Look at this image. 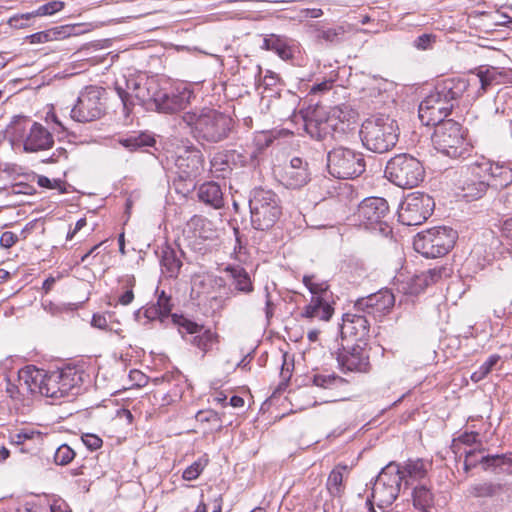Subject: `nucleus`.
<instances>
[{
    "instance_id": "1",
    "label": "nucleus",
    "mask_w": 512,
    "mask_h": 512,
    "mask_svg": "<svg viewBox=\"0 0 512 512\" xmlns=\"http://www.w3.org/2000/svg\"><path fill=\"white\" fill-rule=\"evenodd\" d=\"M115 90L123 103L126 114H129L138 101L142 105L153 104L159 113L176 114L191 105L195 98L192 87L184 82H174L165 87H160L154 81H147L144 85L133 82L126 83L123 88L116 82Z\"/></svg>"
},
{
    "instance_id": "2",
    "label": "nucleus",
    "mask_w": 512,
    "mask_h": 512,
    "mask_svg": "<svg viewBox=\"0 0 512 512\" xmlns=\"http://www.w3.org/2000/svg\"><path fill=\"white\" fill-rule=\"evenodd\" d=\"M182 120L191 127L196 138L211 143L226 139L234 127L230 116L212 108L185 112Z\"/></svg>"
},
{
    "instance_id": "3",
    "label": "nucleus",
    "mask_w": 512,
    "mask_h": 512,
    "mask_svg": "<svg viewBox=\"0 0 512 512\" xmlns=\"http://www.w3.org/2000/svg\"><path fill=\"white\" fill-rule=\"evenodd\" d=\"M352 110L347 107L334 106L326 109L316 106L305 117V130L311 137L324 139L335 133H344L350 125Z\"/></svg>"
},
{
    "instance_id": "4",
    "label": "nucleus",
    "mask_w": 512,
    "mask_h": 512,
    "mask_svg": "<svg viewBox=\"0 0 512 512\" xmlns=\"http://www.w3.org/2000/svg\"><path fill=\"white\" fill-rule=\"evenodd\" d=\"M432 142L436 150L453 159H466L474 150L467 129L452 119L435 127Z\"/></svg>"
},
{
    "instance_id": "5",
    "label": "nucleus",
    "mask_w": 512,
    "mask_h": 512,
    "mask_svg": "<svg viewBox=\"0 0 512 512\" xmlns=\"http://www.w3.org/2000/svg\"><path fill=\"white\" fill-rule=\"evenodd\" d=\"M399 128L396 120L379 114L366 119L360 129L363 145L375 153H385L397 143Z\"/></svg>"
},
{
    "instance_id": "6",
    "label": "nucleus",
    "mask_w": 512,
    "mask_h": 512,
    "mask_svg": "<svg viewBox=\"0 0 512 512\" xmlns=\"http://www.w3.org/2000/svg\"><path fill=\"white\" fill-rule=\"evenodd\" d=\"M389 214V205L384 198L370 197L359 204L355 216L360 227L388 237L392 234L388 223Z\"/></svg>"
},
{
    "instance_id": "7",
    "label": "nucleus",
    "mask_w": 512,
    "mask_h": 512,
    "mask_svg": "<svg viewBox=\"0 0 512 512\" xmlns=\"http://www.w3.org/2000/svg\"><path fill=\"white\" fill-rule=\"evenodd\" d=\"M457 233L439 226L419 232L413 241L414 249L426 258L445 256L455 245Z\"/></svg>"
},
{
    "instance_id": "8",
    "label": "nucleus",
    "mask_w": 512,
    "mask_h": 512,
    "mask_svg": "<svg viewBox=\"0 0 512 512\" xmlns=\"http://www.w3.org/2000/svg\"><path fill=\"white\" fill-rule=\"evenodd\" d=\"M385 176L398 187L411 189L423 181L425 171L421 162L415 157L398 154L387 162Z\"/></svg>"
},
{
    "instance_id": "9",
    "label": "nucleus",
    "mask_w": 512,
    "mask_h": 512,
    "mask_svg": "<svg viewBox=\"0 0 512 512\" xmlns=\"http://www.w3.org/2000/svg\"><path fill=\"white\" fill-rule=\"evenodd\" d=\"M252 226L261 231L272 228L282 210L277 195L269 190L257 189L249 202Z\"/></svg>"
},
{
    "instance_id": "10",
    "label": "nucleus",
    "mask_w": 512,
    "mask_h": 512,
    "mask_svg": "<svg viewBox=\"0 0 512 512\" xmlns=\"http://www.w3.org/2000/svg\"><path fill=\"white\" fill-rule=\"evenodd\" d=\"M106 113V90L99 86H86L71 109V118L80 123L100 119Z\"/></svg>"
},
{
    "instance_id": "11",
    "label": "nucleus",
    "mask_w": 512,
    "mask_h": 512,
    "mask_svg": "<svg viewBox=\"0 0 512 512\" xmlns=\"http://www.w3.org/2000/svg\"><path fill=\"white\" fill-rule=\"evenodd\" d=\"M363 154L346 147L332 149L327 155L329 173L339 179H352L365 171Z\"/></svg>"
},
{
    "instance_id": "12",
    "label": "nucleus",
    "mask_w": 512,
    "mask_h": 512,
    "mask_svg": "<svg viewBox=\"0 0 512 512\" xmlns=\"http://www.w3.org/2000/svg\"><path fill=\"white\" fill-rule=\"evenodd\" d=\"M84 371L76 366H65L48 372L45 397L61 399L78 393L84 379Z\"/></svg>"
},
{
    "instance_id": "13",
    "label": "nucleus",
    "mask_w": 512,
    "mask_h": 512,
    "mask_svg": "<svg viewBox=\"0 0 512 512\" xmlns=\"http://www.w3.org/2000/svg\"><path fill=\"white\" fill-rule=\"evenodd\" d=\"M402 480L400 465L389 463L377 476L370 498L379 508L390 506L399 495Z\"/></svg>"
},
{
    "instance_id": "14",
    "label": "nucleus",
    "mask_w": 512,
    "mask_h": 512,
    "mask_svg": "<svg viewBox=\"0 0 512 512\" xmlns=\"http://www.w3.org/2000/svg\"><path fill=\"white\" fill-rule=\"evenodd\" d=\"M433 199L424 193L413 192L408 194L398 211L399 221L407 226L422 224L432 213Z\"/></svg>"
},
{
    "instance_id": "15",
    "label": "nucleus",
    "mask_w": 512,
    "mask_h": 512,
    "mask_svg": "<svg viewBox=\"0 0 512 512\" xmlns=\"http://www.w3.org/2000/svg\"><path fill=\"white\" fill-rule=\"evenodd\" d=\"M453 106V103H449L435 91H431L419 105L420 121L426 126L436 127L446 121L445 118L451 113Z\"/></svg>"
},
{
    "instance_id": "16",
    "label": "nucleus",
    "mask_w": 512,
    "mask_h": 512,
    "mask_svg": "<svg viewBox=\"0 0 512 512\" xmlns=\"http://www.w3.org/2000/svg\"><path fill=\"white\" fill-rule=\"evenodd\" d=\"M394 304V294L390 290L384 289L358 299L354 305V309L374 319H381L392 310Z\"/></svg>"
},
{
    "instance_id": "17",
    "label": "nucleus",
    "mask_w": 512,
    "mask_h": 512,
    "mask_svg": "<svg viewBox=\"0 0 512 512\" xmlns=\"http://www.w3.org/2000/svg\"><path fill=\"white\" fill-rule=\"evenodd\" d=\"M279 181L287 188L300 189L311 180V171L306 160L294 157L289 164L276 171Z\"/></svg>"
},
{
    "instance_id": "18",
    "label": "nucleus",
    "mask_w": 512,
    "mask_h": 512,
    "mask_svg": "<svg viewBox=\"0 0 512 512\" xmlns=\"http://www.w3.org/2000/svg\"><path fill=\"white\" fill-rule=\"evenodd\" d=\"M342 370L357 373H368L371 370L369 352L360 344L344 347L337 356Z\"/></svg>"
},
{
    "instance_id": "19",
    "label": "nucleus",
    "mask_w": 512,
    "mask_h": 512,
    "mask_svg": "<svg viewBox=\"0 0 512 512\" xmlns=\"http://www.w3.org/2000/svg\"><path fill=\"white\" fill-rule=\"evenodd\" d=\"M474 173L487 179L495 188L507 187L512 182V169L507 165L492 163L483 158L474 163Z\"/></svg>"
},
{
    "instance_id": "20",
    "label": "nucleus",
    "mask_w": 512,
    "mask_h": 512,
    "mask_svg": "<svg viewBox=\"0 0 512 512\" xmlns=\"http://www.w3.org/2000/svg\"><path fill=\"white\" fill-rule=\"evenodd\" d=\"M362 312L345 313L341 324V335L357 342L364 341L370 331V322Z\"/></svg>"
},
{
    "instance_id": "21",
    "label": "nucleus",
    "mask_w": 512,
    "mask_h": 512,
    "mask_svg": "<svg viewBox=\"0 0 512 512\" xmlns=\"http://www.w3.org/2000/svg\"><path fill=\"white\" fill-rule=\"evenodd\" d=\"M440 97L453 103L454 100L466 96L470 101L469 93L473 92L469 78L453 77L439 81L434 90Z\"/></svg>"
},
{
    "instance_id": "22",
    "label": "nucleus",
    "mask_w": 512,
    "mask_h": 512,
    "mask_svg": "<svg viewBox=\"0 0 512 512\" xmlns=\"http://www.w3.org/2000/svg\"><path fill=\"white\" fill-rule=\"evenodd\" d=\"M474 163L469 165L465 172H462L459 179V186L463 192V197L468 200H474L482 197L490 183L487 179L474 173Z\"/></svg>"
},
{
    "instance_id": "23",
    "label": "nucleus",
    "mask_w": 512,
    "mask_h": 512,
    "mask_svg": "<svg viewBox=\"0 0 512 512\" xmlns=\"http://www.w3.org/2000/svg\"><path fill=\"white\" fill-rule=\"evenodd\" d=\"M47 375L48 372L44 369L37 368L34 365H27L19 370L18 380L20 386L31 394L44 396Z\"/></svg>"
},
{
    "instance_id": "24",
    "label": "nucleus",
    "mask_w": 512,
    "mask_h": 512,
    "mask_svg": "<svg viewBox=\"0 0 512 512\" xmlns=\"http://www.w3.org/2000/svg\"><path fill=\"white\" fill-rule=\"evenodd\" d=\"M313 385L332 392L330 401L344 400L347 398L349 382L333 373H317L312 377Z\"/></svg>"
},
{
    "instance_id": "25",
    "label": "nucleus",
    "mask_w": 512,
    "mask_h": 512,
    "mask_svg": "<svg viewBox=\"0 0 512 512\" xmlns=\"http://www.w3.org/2000/svg\"><path fill=\"white\" fill-rule=\"evenodd\" d=\"M334 311L329 297L312 296L310 302L301 309L299 317L309 321L319 320L328 322L332 318Z\"/></svg>"
},
{
    "instance_id": "26",
    "label": "nucleus",
    "mask_w": 512,
    "mask_h": 512,
    "mask_svg": "<svg viewBox=\"0 0 512 512\" xmlns=\"http://www.w3.org/2000/svg\"><path fill=\"white\" fill-rule=\"evenodd\" d=\"M175 164L182 177H196L203 170L204 157L200 150L188 148L177 157Z\"/></svg>"
},
{
    "instance_id": "27",
    "label": "nucleus",
    "mask_w": 512,
    "mask_h": 512,
    "mask_svg": "<svg viewBox=\"0 0 512 512\" xmlns=\"http://www.w3.org/2000/svg\"><path fill=\"white\" fill-rule=\"evenodd\" d=\"M54 144L52 134L40 123L33 122L24 139V150L37 152L50 149Z\"/></svg>"
},
{
    "instance_id": "28",
    "label": "nucleus",
    "mask_w": 512,
    "mask_h": 512,
    "mask_svg": "<svg viewBox=\"0 0 512 512\" xmlns=\"http://www.w3.org/2000/svg\"><path fill=\"white\" fill-rule=\"evenodd\" d=\"M500 77H502V73L495 67H479L476 77L469 78L473 89V92L469 93L470 99H477L482 96L492 84L498 83Z\"/></svg>"
},
{
    "instance_id": "29",
    "label": "nucleus",
    "mask_w": 512,
    "mask_h": 512,
    "mask_svg": "<svg viewBox=\"0 0 512 512\" xmlns=\"http://www.w3.org/2000/svg\"><path fill=\"white\" fill-rule=\"evenodd\" d=\"M80 28V24L63 25L34 33L27 38L31 44L58 41L81 34L83 31Z\"/></svg>"
},
{
    "instance_id": "30",
    "label": "nucleus",
    "mask_w": 512,
    "mask_h": 512,
    "mask_svg": "<svg viewBox=\"0 0 512 512\" xmlns=\"http://www.w3.org/2000/svg\"><path fill=\"white\" fill-rule=\"evenodd\" d=\"M352 470V466L339 463L331 470L326 481V488L332 497L340 498L346 489V480Z\"/></svg>"
},
{
    "instance_id": "31",
    "label": "nucleus",
    "mask_w": 512,
    "mask_h": 512,
    "mask_svg": "<svg viewBox=\"0 0 512 512\" xmlns=\"http://www.w3.org/2000/svg\"><path fill=\"white\" fill-rule=\"evenodd\" d=\"M224 271L228 274L238 292L249 294L254 290L253 281L245 268L239 265H228Z\"/></svg>"
},
{
    "instance_id": "32",
    "label": "nucleus",
    "mask_w": 512,
    "mask_h": 512,
    "mask_svg": "<svg viewBox=\"0 0 512 512\" xmlns=\"http://www.w3.org/2000/svg\"><path fill=\"white\" fill-rule=\"evenodd\" d=\"M198 198L201 202L219 209L224 205L221 187L216 182L203 183L198 190Z\"/></svg>"
},
{
    "instance_id": "33",
    "label": "nucleus",
    "mask_w": 512,
    "mask_h": 512,
    "mask_svg": "<svg viewBox=\"0 0 512 512\" xmlns=\"http://www.w3.org/2000/svg\"><path fill=\"white\" fill-rule=\"evenodd\" d=\"M432 469V461L425 459H409L403 466L402 477L405 476L412 480H423Z\"/></svg>"
},
{
    "instance_id": "34",
    "label": "nucleus",
    "mask_w": 512,
    "mask_h": 512,
    "mask_svg": "<svg viewBox=\"0 0 512 512\" xmlns=\"http://www.w3.org/2000/svg\"><path fill=\"white\" fill-rule=\"evenodd\" d=\"M219 334L210 329L203 327L191 340V344L199 349L203 354L212 351L213 347L219 343Z\"/></svg>"
},
{
    "instance_id": "35",
    "label": "nucleus",
    "mask_w": 512,
    "mask_h": 512,
    "mask_svg": "<svg viewBox=\"0 0 512 512\" xmlns=\"http://www.w3.org/2000/svg\"><path fill=\"white\" fill-rule=\"evenodd\" d=\"M211 495L205 499L204 495L201 494L200 501L194 510V512H222L223 508V494L220 492H214V488L210 486L207 489Z\"/></svg>"
},
{
    "instance_id": "36",
    "label": "nucleus",
    "mask_w": 512,
    "mask_h": 512,
    "mask_svg": "<svg viewBox=\"0 0 512 512\" xmlns=\"http://www.w3.org/2000/svg\"><path fill=\"white\" fill-rule=\"evenodd\" d=\"M413 505L421 512H429L434 506V494L425 485L416 486L412 493Z\"/></svg>"
},
{
    "instance_id": "37",
    "label": "nucleus",
    "mask_w": 512,
    "mask_h": 512,
    "mask_svg": "<svg viewBox=\"0 0 512 512\" xmlns=\"http://www.w3.org/2000/svg\"><path fill=\"white\" fill-rule=\"evenodd\" d=\"M263 48L275 52L283 60L293 58L291 47L280 36L272 34L266 37L263 41Z\"/></svg>"
},
{
    "instance_id": "38",
    "label": "nucleus",
    "mask_w": 512,
    "mask_h": 512,
    "mask_svg": "<svg viewBox=\"0 0 512 512\" xmlns=\"http://www.w3.org/2000/svg\"><path fill=\"white\" fill-rule=\"evenodd\" d=\"M483 445L481 439L479 438L478 432H464L459 435L456 439L453 440L452 449L454 453L462 452L464 453V449H473L474 447H480Z\"/></svg>"
},
{
    "instance_id": "39",
    "label": "nucleus",
    "mask_w": 512,
    "mask_h": 512,
    "mask_svg": "<svg viewBox=\"0 0 512 512\" xmlns=\"http://www.w3.org/2000/svg\"><path fill=\"white\" fill-rule=\"evenodd\" d=\"M302 282L312 296L329 297V285L326 281H318L314 275H304Z\"/></svg>"
},
{
    "instance_id": "40",
    "label": "nucleus",
    "mask_w": 512,
    "mask_h": 512,
    "mask_svg": "<svg viewBox=\"0 0 512 512\" xmlns=\"http://www.w3.org/2000/svg\"><path fill=\"white\" fill-rule=\"evenodd\" d=\"M122 289L124 292L119 296L118 303L123 306L131 304L134 300V287L136 279L133 275H126L121 280Z\"/></svg>"
},
{
    "instance_id": "41",
    "label": "nucleus",
    "mask_w": 512,
    "mask_h": 512,
    "mask_svg": "<svg viewBox=\"0 0 512 512\" xmlns=\"http://www.w3.org/2000/svg\"><path fill=\"white\" fill-rule=\"evenodd\" d=\"M485 447L481 445L480 447H474L473 449H464V470L468 472L469 470L475 468L478 464H481L485 455Z\"/></svg>"
},
{
    "instance_id": "42",
    "label": "nucleus",
    "mask_w": 512,
    "mask_h": 512,
    "mask_svg": "<svg viewBox=\"0 0 512 512\" xmlns=\"http://www.w3.org/2000/svg\"><path fill=\"white\" fill-rule=\"evenodd\" d=\"M424 278L426 279L427 286H431L439 283L445 278L450 277L451 269L447 266H435L431 269L422 272Z\"/></svg>"
},
{
    "instance_id": "43",
    "label": "nucleus",
    "mask_w": 512,
    "mask_h": 512,
    "mask_svg": "<svg viewBox=\"0 0 512 512\" xmlns=\"http://www.w3.org/2000/svg\"><path fill=\"white\" fill-rule=\"evenodd\" d=\"M161 264L169 277H176L182 266L181 261L173 251H165L163 253Z\"/></svg>"
},
{
    "instance_id": "44",
    "label": "nucleus",
    "mask_w": 512,
    "mask_h": 512,
    "mask_svg": "<svg viewBox=\"0 0 512 512\" xmlns=\"http://www.w3.org/2000/svg\"><path fill=\"white\" fill-rule=\"evenodd\" d=\"M208 462L209 460L206 457L197 459L190 466L184 469L182 472V479L185 481H194L198 479L208 465Z\"/></svg>"
},
{
    "instance_id": "45",
    "label": "nucleus",
    "mask_w": 512,
    "mask_h": 512,
    "mask_svg": "<svg viewBox=\"0 0 512 512\" xmlns=\"http://www.w3.org/2000/svg\"><path fill=\"white\" fill-rule=\"evenodd\" d=\"M195 419L197 423L204 426L208 425V428L220 427L221 425V417L219 414L212 409L200 410L196 413Z\"/></svg>"
},
{
    "instance_id": "46",
    "label": "nucleus",
    "mask_w": 512,
    "mask_h": 512,
    "mask_svg": "<svg viewBox=\"0 0 512 512\" xmlns=\"http://www.w3.org/2000/svg\"><path fill=\"white\" fill-rule=\"evenodd\" d=\"M173 304L171 302V297L168 296L165 291H161L158 294V299L153 307V310L155 311V314L163 320L164 318H167L172 311ZM152 310V308L150 309Z\"/></svg>"
},
{
    "instance_id": "47",
    "label": "nucleus",
    "mask_w": 512,
    "mask_h": 512,
    "mask_svg": "<svg viewBox=\"0 0 512 512\" xmlns=\"http://www.w3.org/2000/svg\"><path fill=\"white\" fill-rule=\"evenodd\" d=\"M171 318L172 322L179 327L180 331L184 330L187 334L197 335V333L204 327L203 325L186 318L184 315L175 313L171 314Z\"/></svg>"
},
{
    "instance_id": "48",
    "label": "nucleus",
    "mask_w": 512,
    "mask_h": 512,
    "mask_svg": "<svg viewBox=\"0 0 512 512\" xmlns=\"http://www.w3.org/2000/svg\"><path fill=\"white\" fill-rule=\"evenodd\" d=\"M64 6L65 3L62 1H51L39 6L34 12L26 14L25 17L26 19H29L31 16L53 15L61 11L64 8Z\"/></svg>"
},
{
    "instance_id": "49",
    "label": "nucleus",
    "mask_w": 512,
    "mask_h": 512,
    "mask_svg": "<svg viewBox=\"0 0 512 512\" xmlns=\"http://www.w3.org/2000/svg\"><path fill=\"white\" fill-rule=\"evenodd\" d=\"M112 317L113 315L110 313H96L92 317L91 325L103 331H112L113 326L118 324V321L112 320Z\"/></svg>"
},
{
    "instance_id": "50",
    "label": "nucleus",
    "mask_w": 512,
    "mask_h": 512,
    "mask_svg": "<svg viewBox=\"0 0 512 512\" xmlns=\"http://www.w3.org/2000/svg\"><path fill=\"white\" fill-rule=\"evenodd\" d=\"M120 143L130 150H135L139 147L151 146L154 143V139L148 135L140 134L122 139Z\"/></svg>"
},
{
    "instance_id": "51",
    "label": "nucleus",
    "mask_w": 512,
    "mask_h": 512,
    "mask_svg": "<svg viewBox=\"0 0 512 512\" xmlns=\"http://www.w3.org/2000/svg\"><path fill=\"white\" fill-rule=\"evenodd\" d=\"M499 489V486L491 482L478 483L470 487L469 492L474 497H492Z\"/></svg>"
},
{
    "instance_id": "52",
    "label": "nucleus",
    "mask_w": 512,
    "mask_h": 512,
    "mask_svg": "<svg viewBox=\"0 0 512 512\" xmlns=\"http://www.w3.org/2000/svg\"><path fill=\"white\" fill-rule=\"evenodd\" d=\"M499 360L500 356L498 354L489 356L488 359L479 367V369L471 375V379L474 382H478L485 378L492 371L493 367L498 363Z\"/></svg>"
},
{
    "instance_id": "53",
    "label": "nucleus",
    "mask_w": 512,
    "mask_h": 512,
    "mask_svg": "<svg viewBox=\"0 0 512 512\" xmlns=\"http://www.w3.org/2000/svg\"><path fill=\"white\" fill-rule=\"evenodd\" d=\"M41 433L37 430L30 428H22L16 432H12L9 435V440L12 444L22 445L27 440H32L35 437H40Z\"/></svg>"
},
{
    "instance_id": "54",
    "label": "nucleus",
    "mask_w": 512,
    "mask_h": 512,
    "mask_svg": "<svg viewBox=\"0 0 512 512\" xmlns=\"http://www.w3.org/2000/svg\"><path fill=\"white\" fill-rule=\"evenodd\" d=\"M74 457V450L70 446L63 444L57 448L54 454V461L57 465H67Z\"/></svg>"
},
{
    "instance_id": "55",
    "label": "nucleus",
    "mask_w": 512,
    "mask_h": 512,
    "mask_svg": "<svg viewBox=\"0 0 512 512\" xmlns=\"http://www.w3.org/2000/svg\"><path fill=\"white\" fill-rule=\"evenodd\" d=\"M426 288H428L427 282L421 272L420 274H417L410 279V282L408 283L407 292L409 294L417 295L423 292Z\"/></svg>"
},
{
    "instance_id": "56",
    "label": "nucleus",
    "mask_w": 512,
    "mask_h": 512,
    "mask_svg": "<svg viewBox=\"0 0 512 512\" xmlns=\"http://www.w3.org/2000/svg\"><path fill=\"white\" fill-rule=\"evenodd\" d=\"M344 34V28L342 26L332 27L320 30L318 32V38L326 42H336L340 36Z\"/></svg>"
},
{
    "instance_id": "57",
    "label": "nucleus",
    "mask_w": 512,
    "mask_h": 512,
    "mask_svg": "<svg viewBox=\"0 0 512 512\" xmlns=\"http://www.w3.org/2000/svg\"><path fill=\"white\" fill-rule=\"evenodd\" d=\"M83 444L91 451L100 449L103 445V440L96 434L85 433L81 436Z\"/></svg>"
},
{
    "instance_id": "58",
    "label": "nucleus",
    "mask_w": 512,
    "mask_h": 512,
    "mask_svg": "<svg viewBox=\"0 0 512 512\" xmlns=\"http://www.w3.org/2000/svg\"><path fill=\"white\" fill-rule=\"evenodd\" d=\"M436 36L433 34H422L415 40V47L419 50L430 49L435 43Z\"/></svg>"
},
{
    "instance_id": "59",
    "label": "nucleus",
    "mask_w": 512,
    "mask_h": 512,
    "mask_svg": "<svg viewBox=\"0 0 512 512\" xmlns=\"http://www.w3.org/2000/svg\"><path fill=\"white\" fill-rule=\"evenodd\" d=\"M19 238L16 233L12 231H5L0 236V246L9 249L18 242Z\"/></svg>"
},
{
    "instance_id": "60",
    "label": "nucleus",
    "mask_w": 512,
    "mask_h": 512,
    "mask_svg": "<svg viewBox=\"0 0 512 512\" xmlns=\"http://www.w3.org/2000/svg\"><path fill=\"white\" fill-rule=\"evenodd\" d=\"M36 182L40 187L46 188V189H58V188H60V185H61L60 180H51L48 177L43 176V175H38Z\"/></svg>"
},
{
    "instance_id": "61",
    "label": "nucleus",
    "mask_w": 512,
    "mask_h": 512,
    "mask_svg": "<svg viewBox=\"0 0 512 512\" xmlns=\"http://www.w3.org/2000/svg\"><path fill=\"white\" fill-rule=\"evenodd\" d=\"M481 459H483L481 465L484 470L491 467H501L500 455H484Z\"/></svg>"
},
{
    "instance_id": "62",
    "label": "nucleus",
    "mask_w": 512,
    "mask_h": 512,
    "mask_svg": "<svg viewBox=\"0 0 512 512\" xmlns=\"http://www.w3.org/2000/svg\"><path fill=\"white\" fill-rule=\"evenodd\" d=\"M500 233L502 238L512 242V217L503 221Z\"/></svg>"
},
{
    "instance_id": "63",
    "label": "nucleus",
    "mask_w": 512,
    "mask_h": 512,
    "mask_svg": "<svg viewBox=\"0 0 512 512\" xmlns=\"http://www.w3.org/2000/svg\"><path fill=\"white\" fill-rule=\"evenodd\" d=\"M333 87L332 80H324L320 83L313 85L310 89L311 94H317L319 92L329 91Z\"/></svg>"
},
{
    "instance_id": "64",
    "label": "nucleus",
    "mask_w": 512,
    "mask_h": 512,
    "mask_svg": "<svg viewBox=\"0 0 512 512\" xmlns=\"http://www.w3.org/2000/svg\"><path fill=\"white\" fill-rule=\"evenodd\" d=\"M129 377L131 380L136 381L138 387L145 386L147 383L146 376L139 370H131Z\"/></svg>"
}]
</instances>
